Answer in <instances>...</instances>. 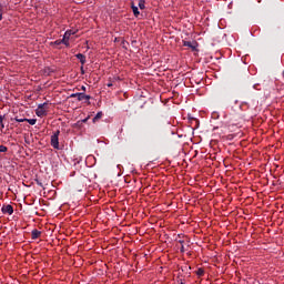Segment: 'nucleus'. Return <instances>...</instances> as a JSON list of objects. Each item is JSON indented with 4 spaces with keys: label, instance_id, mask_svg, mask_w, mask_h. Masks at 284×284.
I'll return each mask as SVG.
<instances>
[{
    "label": "nucleus",
    "instance_id": "obj_8",
    "mask_svg": "<svg viewBox=\"0 0 284 284\" xmlns=\"http://www.w3.org/2000/svg\"><path fill=\"white\" fill-rule=\"evenodd\" d=\"M75 57L82 65H85V55L83 53H78Z\"/></svg>",
    "mask_w": 284,
    "mask_h": 284
},
{
    "label": "nucleus",
    "instance_id": "obj_24",
    "mask_svg": "<svg viewBox=\"0 0 284 284\" xmlns=\"http://www.w3.org/2000/svg\"><path fill=\"white\" fill-rule=\"evenodd\" d=\"M106 85H108V88H112L113 84L111 82H109Z\"/></svg>",
    "mask_w": 284,
    "mask_h": 284
},
{
    "label": "nucleus",
    "instance_id": "obj_2",
    "mask_svg": "<svg viewBox=\"0 0 284 284\" xmlns=\"http://www.w3.org/2000/svg\"><path fill=\"white\" fill-rule=\"evenodd\" d=\"M69 41L70 37H63L62 40H55L50 42V45L57 48V50H61V45H70Z\"/></svg>",
    "mask_w": 284,
    "mask_h": 284
},
{
    "label": "nucleus",
    "instance_id": "obj_21",
    "mask_svg": "<svg viewBox=\"0 0 284 284\" xmlns=\"http://www.w3.org/2000/svg\"><path fill=\"white\" fill-rule=\"evenodd\" d=\"M79 94H81V93H72L70 97H71V99H77L78 98V100H79Z\"/></svg>",
    "mask_w": 284,
    "mask_h": 284
},
{
    "label": "nucleus",
    "instance_id": "obj_9",
    "mask_svg": "<svg viewBox=\"0 0 284 284\" xmlns=\"http://www.w3.org/2000/svg\"><path fill=\"white\" fill-rule=\"evenodd\" d=\"M131 8L134 17H139L141 14V12L139 11V7L134 6V3L131 4Z\"/></svg>",
    "mask_w": 284,
    "mask_h": 284
},
{
    "label": "nucleus",
    "instance_id": "obj_12",
    "mask_svg": "<svg viewBox=\"0 0 284 284\" xmlns=\"http://www.w3.org/2000/svg\"><path fill=\"white\" fill-rule=\"evenodd\" d=\"M140 10H145V0H139Z\"/></svg>",
    "mask_w": 284,
    "mask_h": 284
},
{
    "label": "nucleus",
    "instance_id": "obj_3",
    "mask_svg": "<svg viewBox=\"0 0 284 284\" xmlns=\"http://www.w3.org/2000/svg\"><path fill=\"white\" fill-rule=\"evenodd\" d=\"M45 108H48V103L47 102H44L42 104H39L37 110H36L37 116H40V118L47 116L48 111L45 110Z\"/></svg>",
    "mask_w": 284,
    "mask_h": 284
},
{
    "label": "nucleus",
    "instance_id": "obj_13",
    "mask_svg": "<svg viewBox=\"0 0 284 284\" xmlns=\"http://www.w3.org/2000/svg\"><path fill=\"white\" fill-rule=\"evenodd\" d=\"M196 274H197V276H205V270L200 267V268H197Z\"/></svg>",
    "mask_w": 284,
    "mask_h": 284
},
{
    "label": "nucleus",
    "instance_id": "obj_28",
    "mask_svg": "<svg viewBox=\"0 0 284 284\" xmlns=\"http://www.w3.org/2000/svg\"><path fill=\"white\" fill-rule=\"evenodd\" d=\"M81 90H83V92H85V87H82Z\"/></svg>",
    "mask_w": 284,
    "mask_h": 284
},
{
    "label": "nucleus",
    "instance_id": "obj_26",
    "mask_svg": "<svg viewBox=\"0 0 284 284\" xmlns=\"http://www.w3.org/2000/svg\"><path fill=\"white\" fill-rule=\"evenodd\" d=\"M1 123V129L3 130V128H6V124H3V122H0Z\"/></svg>",
    "mask_w": 284,
    "mask_h": 284
},
{
    "label": "nucleus",
    "instance_id": "obj_20",
    "mask_svg": "<svg viewBox=\"0 0 284 284\" xmlns=\"http://www.w3.org/2000/svg\"><path fill=\"white\" fill-rule=\"evenodd\" d=\"M3 19V7L0 4V21Z\"/></svg>",
    "mask_w": 284,
    "mask_h": 284
},
{
    "label": "nucleus",
    "instance_id": "obj_14",
    "mask_svg": "<svg viewBox=\"0 0 284 284\" xmlns=\"http://www.w3.org/2000/svg\"><path fill=\"white\" fill-rule=\"evenodd\" d=\"M26 122L29 123L30 125H37V119H27Z\"/></svg>",
    "mask_w": 284,
    "mask_h": 284
},
{
    "label": "nucleus",
    "instance_id": "obj_19",
    "mask_svg": "<svg viewBox=\"0 0 284 284\" xmlns=\"http://www.w3.org/2000/svg\"><path fill=\"white\" fill-rule=\"evenodd\" d=\"M0 152H8V146L0 145Z\"/></svg>",
    "mask_w": 284,
    "mask_h": 284
},
{
    "label": "nucleus",
    "instance_id": "obj_23",
    "mask_svg": "<svg viewBox=\"0 0 284 284\" xmlns=\"http://www.w3.org/2000/svg\"><path fill=\"white\" fill-rule=\"evenodd\" d=\"M0 123H3V115H0Z\"/></svg>",
    "mask_w": 284,
    "mask_h": 284
},
{
    "label": "nucleus",
    "instance_id": "obj_1",
    "mask_svg": "<svg viewBox=\"0 0 284 284\" xmlns=\"http://www.w3.org/2000/svg\"><path fill=\"white\" fill-rule=\"evenodd\" d=\"M184 48H190L191 52H194V55L199 54V42L196 40H183Z\"/></svg>",
    "mask_w": 284,
    "mask_h": 284
},
{
    "label": "nucleus",
    "instance_id": "obj_7",
    "mask_svg": "<svg viewBox=\"0 0 284 284\" xmlns=\"http://www.w3.org/2000/svg\"><path fill=\"white\" fill-rule=\"evenodd\" d=\"M90 99H92V97L85 94V93H80L78 95V101H90Z\"/></svg>",
    "mask_w": 284,
    "mask_h": 284
},
{
    "label": "nucleus",
    "instance_id": "obj_27",
    "mask_svg": "<svg viewBox=\"0 0 284 284\" xmlns=\"http://www.w3.org/2000/svg\"><path fill=\"white\" fill-rule=\"evenodd\" d=\"M179 243L183 245L185 243V241L180 240Z\"/></svg>",
    "mask_w": 284,
    "mask_h": 284
},
{
    "label": "nucleus",
    "instance_id": "obj_11",
    "mask_svg": "<svg viewBox=\"0 0 284 284\" xmlns=\"http://www.w3.org/2000/svg\"><path fill=\"white\" fill-rule=\"evenodd\" d=\"M101 116H103V112H98L97 115L93 118V123H97V121H99Z\"/></svg>",
    "mask_w": 284,
    "mask_h": 284
},
{
    "label": "nucleus",
    "instance_id": "obj_18",
    "mask_svg": "<svg viewBox=\"0 0 284 284\" xmlns=\"http://www.w3.org/2000/svg\"><path fill=\"white\" fill-rule=\"evenodd\" d=\"M121 41V43L123 42V38L121 37H115L114 38V43H119Z\"/></svg>",
    "mask_w": 284,
    "mask_h": 284
},
{
    "label": "nucleus",
    "instance_id": "obj_5",
    "mask_svg": "<svg viewBox=\"0 0 284 284\" xmlns=\"http://www.w3.org/2000/svg\"><path fill=\"white\" fill-rule=\"evenodd\" d=\"M1 212L2 214H9V216H12V214H14V207L10 204L2 205Z\"/></svg>",
    "mask_w": 284,
    "mask_h": 284
},
{
    "label": "nucleus",
    "instance_id": "obj_25",
    "mask_svg": "<svg viewBox=\"0 0 284 284\" xmlns=\"http://www.w3.org/2000/svg\"><path fill=\"white\" fill-rule=\"evenodd\" d=\"M88 119L89 118H85L84 120H82L83 123H88Z\"/></svg>",
    "mask_w": 284,
    "mask_h": 284
},
{
    "label": "nucleus",
    "instance_id": "obj_4",
    "mask_svg": "<svg viewBox=\"0 0 284 284\" xmlns=\"http://www.w3.org/2000/svg\"><path fill=\"white\" fill-rule=\"evenodd\" d=\"M59 134H61V131L57 130L52 135H51V145L54 150H59Z\"/></svg>",
    "mask_w": 284,
    "mask_h": 284
},
{
    "label": "nucleus",
    "instance_id": "obj_17",
    "mask_svg": "<svg viewBox=\"0 0 284 284\" xmlns=\"http://www.w3.org/2000/svg\"><path fill=\"white\" fill-rule=\"evenodd\" d=\"M14 121H17V123H26L27 119L14 118Z\"/></svg>",
    "mask_w": 284,
    "mask_h": 284
},
{
    "label": "nucleus",
    "instance_id": "obj_10",
    "mask_svg": "<svg viewBox=\"0 0 284 284\" xmlns=\"http://www.w3.org/2000/svg\"><path fill=\"white\" fill-rule=\"evenodd\" d=\"M240 109H241V110H250V103H247V102H242V103L240 104Z\"/></svg>",
    "mask_w": 284,
    "mask_h": 284
},
{
    "label": "nucleus",
    "instance_id": "obj_16",
    "mask_svg": "<svg viewBox=\"0 0 284 284\" xmlns=\"http://www.w3.org/2000/svg\"><path fill=\"white\" fill-rule=\"evenodd\" d=\"M72 34H74V31L68 30L64 32L63 37H72Z\"/></svg>",
    "mask_w": 284,
    "mask_h": 284
},
{
    "label": "nucleus",
    "instance_id": "obj_15",
    "mask_svg": "<svg viewBox=\"0 0 284 284\" xmlns=\"http://www.w3.org/2000/svg\"><path fill=\"white\" fill-rule=\"evenodd\" d=\"M121 44H122V48H124V50H128V48L130 47V43L125 40H122Z\"/></svg>",
    "mask_w": 284,
    "mask_h": 284
},
{
    "label": "nucleus",
    "instance_id": "obj_6",
    "mask_svg": "<svg viewBox=\"0 0 284 284\" xmlns=\"http://www.w3.org/2000/svg\"><path fill=\"white\" fill-rule=\"evenodd\" d=\"M41 237V231L34 229L31 231V239L32 241H37V239Z\"/></svg>",
    "mask_w": 284,
    "mask_h": 284
},
{
    "label": "nucleus",
    "instance_id": "obj_22",
    "mask_svg": "<svg viewBox=\"0 0 284 284\" xmlns=\"http://www.w3.org/2000/svg\"><path fill=\"white\" fill-rule=\"evenodd\" d=\"M180 252H182V254L185 252V246L183 244L181 245Z\"/></svg>",
    "mask_w": 284,
    "mask_h": 284
}]
</instances>
